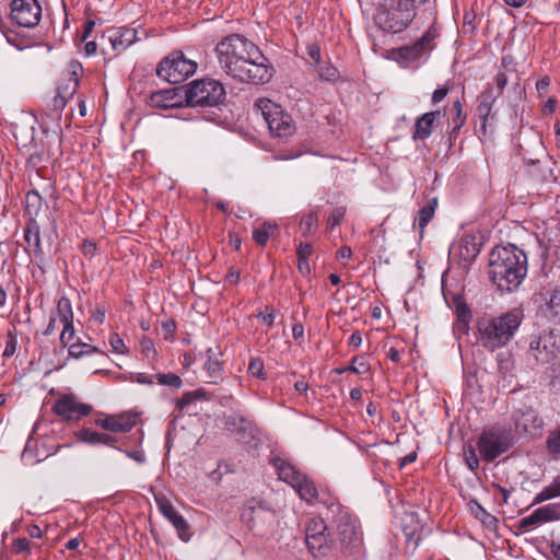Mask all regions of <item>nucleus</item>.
Returning <instances> with one entry per match:
<instances>
[{
	"label": "nucleus",
	"instance_id": "obj_1",
	"mask_svg": "<svg viewBox=\"0 0 560 560\" xmlns=\"http://www.w3.org/2000/svg\"><path fill=\"white\" fill-rule=\"evenodd\" d=\"M327 517L335 530V538L328 539L325 533L307 537L306 545L314 557L327 556L336 550L341 560H363L365 550L358 520L349 509L336 502L327 506Z\"/></svg>",
	"mask_w": 560,
	"mask_h": 560
},
{
	"label": "nucleus",
	"instance_id": "obj_2",
	"mask_svg": "<svg viewBox=\"0 0 560 560\" xmlns=\"http://www.w3.org/2000/svg\"><path fill=\"white\" fill-rule=\"evenodd\" d=\"M527 273V256L523 249L509 243L495 246L489 255V278L500 291L512 292Z\"/></svg>",
	"mask_w": 560,
	"mask_h": 560
},
{
	"label": "nucleus",
	"instance_id": "obj_3",
	"mask_svg": "<svg viewBox=\"0 0 560 560\" xmlns=\"http://www.w3.org/2000/svg\"><path fill=\"white\" fill-rule=\"evenodd\" d=\"M524 318L523 311L513 308L499 316L485 314L478 317L476 327L481 346L495 351L506 346L515 336Z\"/></svg>",
	"mask_w": 560,
	"mask_h": 560
},
{
	"label": "nucleus",
	"instance_id": "obj_4",
	"mask_svg": "<svg viewBox=\"0 0 560 560\" xmlns=\"http://www.w3.org/2000/svg\"><path fill=\"white\" fill-rule=\"evenodd\" d=\"M223 71L241 83L265 84L272 79L275 69L260 48L254 44L253 50L248 49V52L237 58L235 65L228 66Z\"/></svg>",
	"mask_w": 560,
	"mask_h": 560
},
{
	"label": "nucleus",
	"instance_id": "obj_5",
	"mask_svg": "<svg viewBox=\"0 0 560 560\" xmlns=\"http://www.w3.org/2000/svg\"><path fill=\"white\" fill-rule=\"evenodd\" d=\"M417 11L401 0H380L374 16L382 31L397 34L405 31L416 19Z\"/></svg>",
	"mask_w": 560,
	"mask_h": 560
},
{
	"label": "nucleus",
	"instance_id": "obj_6",
	"mask_svg": "<svg viewBox=\"0 0 560 560\" xmlns=\"http://www.w3.org/2000/svg\"><path fill=\"white\" fill-rule=\"evenodd\" d=\"M188 107H218L226 97L224 85L211 78L197 79L186 84Z\"/></svg>",
	"mask_w": 560,
	"mask_h": 560
},
{
	"label": "nucleus",
	"instance_id": "obj_7",
	"mask_svg": "<svg viewBox=\"0 0 560 560\" xmlns=\"http://www.w3.org/2000/svg\"><path fill=\"white\" fill-rule=\"evenodd\" d=\"M241 520L256 536L265 537L273 530L277 514L268 501L253 498L244 505Z\"/></svg>",
	"mask_w": 560,
	"mask_h": 560
},
{
	"label": "nucleus",
	"instance_id": "obj_8",
	"mask_svg": "<svg viewBox=\"0 0 560 560\" xmlns=\"http://www.w3.org/2000/svg\"><path fill=\"white\" fill-rule=\"evenodd\" d=\"M514 444L515 436L510 429L492 427L480 433L477 440V450L485 462L492 463Z\"/></svg>",
	"mask_w": 560,
	"mask_h": 560
},
{
	"label": "nucleus",
	"instance_id": "obj_9",
	"mask_svg": "<svg viewBox=\"0 0 560 560\" xmlns=\"http://www.w3.org/2000/svg\"><path fill=\"white\" fill-rule=\"evenodd\" d=\"M439 37V28L435 24L430 25L413 44L401 46L395 50L398 62L407 67L413 62L427 60L432 50L435 49V40Z\"/></svg>",
	"mask_w": 560,
	"mask_h": 560
},
{
	"label": "nucleus",
	"instance_id": "obj_10",
	"mask_svg": "<svg viewBox=\"0 0 560 560\" xmlns=\"http://www.w3.org/2000/svg\"><path fill=\"white\" fill-rule=\"evenodd\" d=\"M197 63L187 59L182 51H174L163 58L156 67V75L170 84H178L192 75Z\"/></svg>",
	"mask_w": 560,
	"mask_h": 560
},
{
	"label": "nucleus",
	"instance_id": "obj_11",
	"mask_svg": "<svg viewBox=\"0 0 560 560\" xmlns=\"http://www.w3.org/2000/svg\"><path fill=\"white\" fill-rule=\"evenodd\" d=\"M254 44L242 34L234 33L223 37L214 48L221 69L235 65L241 55L248 52V49L253 50Z\"/></svg>",
	"mask_w": 560,
	"mask_h": 560
},
{
	"label": "nucleus",
	"instance_id": "obj_12",
	"mask_svg": "<svg viewBox=\"0 0 560 560\" xmlns=\"http://www.w3.org/2000/svg\"><path fill=\"white\" fill-rule=\"evenodd\" d=\"M262 116L268 125L269 131L273 137H288L294 133L295 125L292 117L282 110V108L267 101L262 108Z\"/></svg>",
	"mask_w": 560,
	"mask_h": 560
},
{
	"label": "nucleus",
	"instance_id": "obj_13",
	"mask_svg": "<svg viewBox=\"0 0 560 560\" xmlns=\"http://www.w3.org/2000/svg\"><path fill=\"white\" fill-rule=\"evenodd\" d=\"M52 411L63 421H78L92 412V406L79 400L74 394L61 395L55 400Z\"/></svg>",
	"mask_w": 560,
	"mask_h": 560
},
{
	"label": "nucleus",
	"instance_id": "obj_14",
	"mask_svg": "<svg viewBox=\"0 0 560 560\" xmlns=\"http://www.w3.org/2000/svg\"><path fill=\"white\" fill-rule=\"evenodd\" d=\"M11 19L19 26L35 27L42 18V7L37 0H12Z\"/></svg>",
	"mask_w": 560,
	"mask_h": 560
},
{
	"label": "nucleus",
	"instance_id": "obj_15",
	"mask_svg": "<svg viewBox=\"0 0 560 560\" xmlns=\"http://www.w3.org/2000/svg\"><path fill=\"white\" fill-rule=\"evenodd\" d=\"M186 84L152 92L147 104L152 108L171 109L187 106Z\"/></svg>",
	"mask_w": 560,
	"mask_h": 560
},
{
	"label": "nucleus",
	"instance_id": "obj_16",
	"mask_svg": "<svg viewBox=\"0 0 560 560\" xmlns=\"http://www.w3.org/2000/svg\"><path fill=\"white\" fill-rule=\"evenodd\" d=\"M43 133L44 138L40 139L39 144L35 142L36 140L33 137L34 152L30 154L26 161V165L31 168H37L43 162L54 156L56 153L54 147H56V150H59L60 135L57 131L49 132L48 130H44Z\"/></svg>",
	"mask_w": 560,
	"mask_h": 560
},
{
	"label": "nucleus",
	"instance_id": "obj_17",
	"mask_svg": "<svg viewBox=\"0 0 560 560\" xmlns=\"http://www.w3.org/2000/svg\"><path fill=\"white\" fill-rule=\"evenodd\" d=\"M224 428L242 440L253 439L256 432L255 422L248 417L246 410L235 409L222 417Z\"/></svg>",
	"mask_w": 560,
	"mask_h": 560
},
{
	"label": "nucleus",
	"instance_id": "obj_18",
	"mask_svg": "<svg viewBox=\"0 0 560 560\" xmlns=\"http://www.w3.org/2000/svg\"><path fill=\"white\" fill-rule=\"evenodd\" d=\"M155 502L160 512L171 522L183 541L191 538V528L188 522L180 515L165 495H155Z\"/></svg>",
	"mask_w": 560,
	"mask_h": 560
},
{
	"label": "nucleus",
	"instance_id": "obj_19",
	"mask_svg": "<svg viewBox=\"0 0 560 560\" xmlns=\"http://www.w3.org/2000/svg\"><path fill=\"white\" fill-rule=\"evenodd\" d=\"M528 360H534L538 364H545L555 358V345L551 342L550 335L532 336L527 350Z\"/></svg>",
	"mask_w": 560,
	"mask_h": 560
},
{
	"label": "nucleus",
	"instance_id": "obj_20",
	"mask_svg": "<svg viewBox=\"0 0 560 560\" xmlns=\"http://www.w3.org/2000/svg\"><path fill=\"white\" fill-rule=\"evenodd\" d=\"M94 424L104 430L115 433H126L137 424V415L133 412H121L107 415L104 418L94 419Z\"/></svg>",
	"mask_w": 560,
	"mask_h": 560
},
{
	"label": "nucleus",
	"instance_id": "obj_21",
	"mask_svg": "<svg viewBox=\"0 0 560 560\" xmlns=\"http://www.w3.org/2000/svg\"><path fill=\"white\" fill-rule=\"evenodd\" d=\"M446 115V107L427 112L416 119L412 139L427 140L434 131L440 119Z\"/></svg>",
	"mask_w": 560,
	"mask_h": 560
},
{
	"label": "nucleus",
	"instance_id": "obj_22",
	"mask_svg": "<svg viewBox=\"0 0 560 560\" xmlns=\"http://www.w3.org/2000/svg\"><path fill=\"white\" fill-rule=\"evenodd\" d=\"M401 529L408 544H413L416 548L424 535V525L419 515L415 512H407L401 518Z\"/></svg>",
	"mask_w": 560,
	"mask_h": 560
},
{
	"label": "nucleus",
	"instance_id": "obj_23",
	"mask_svg": "<svg viewBox=\"0 0 560 560\" xmlns=\"http://www.w3.org/2000/svg\"><path fill=\"white\" fill-rule=\"evenodd\" d=\"M83 72V67L78 60H71L68 63L67 78L65 82L58 85L57 92L71 100L78 91L80 84V77Z\"/></svg>",
	"mask_w": 560,
	"mask_h": 560
},
{
	"label": "nucleus",
	"instance_id": "obj_24",
	"mask_svg": "<svg viewBox=\"0 0 560 560\" xmlns=\"http://www.w3.org/2000/svg\"><path fill=\"white\" fill-rule=\"evenodd\" d=\"M466 119L467 115L464 113L463 103L457 98L453 102L452 109L447 118L446 132L448 135L451 145L453 141L458 138L463 126L466 124Z\"/></svg>",
	"mask_w": 560,
	"mask_h": 560
},
{
	"label": "nucleus",
	"instance_id": "obj_25",
	"mask_svg": "<svg viewBox=\"0 0 560 560\" xmlns=\"http://www.w3.org/2000/svg\"><path fill=\"white\" fill-rule=\"evenodd\" d=\"M482 247V236L464 234L459 240V257L467 264L472 262L479 255Z\"/></svg>",
	"mask_w": 560,
	"mask_h": 560
},
{
	"label": "nucleus",
	"instance_id": "obj_26",
	"mask_svg": "<svg viewBox=\"0 0 560 560\" xmlns=\"http://www.w3.org/2000/svg\"><path fill=\"white\" fill-rule=\"evenodd\" d=\"M467 505L471 515L482 524L483 528L489 532L498 529V518L490 514L476 499L469 500Z\"/></svg>",
	"mask_w": 560,
	"mask_h": 560
},
{
	"label": "nucleus",
	"instance_id": "obj_27",
	"mask_svg": "<svg viewBox=\"0 0 560 560\" xmlns=\"http://www.w3.org/2000/svg\"><path fill=\"white\" fill-rule=\"evenodd\" d=\"M77 436L79 441L91 445L104 444L114 447V444L117 442V439L112 434L100 433L86 428H82L81 430H79L77 432Z\"/></svg>",
	"mask_w": 560,
	"mask_h": 560
},
{
	"label": "nucleus",
	"instance_id": "obj_28",
	"mask_svg": "<svg viewBox=\"0 0 560 560\" xmlns=\"http://www.w3.org/2000/svg\"><path fill=\"white\" fill-rule=\"evenodd\" d=\"M481 97L482 98L476 108V115L481 121L480 132L486 136L488 119L490 117L497 96L491 95L490 92H485L482 93Z\"/></svg>",
	"mask_w": 560,
	"mask_h": 560
},
{
	"label": "nucleus",
	"instance_id": "obj_29",
	"mask_svg": "<svg viewBox=\"0 0 560 560\" xmlns=\"http://www.w3.org/2000/svg\"><path fill=\"white\" fill-rule=\"evenodd\" d=\"M534 152H530L528 149H525L523 145H520V154L522 155L524 162L527 165L538 166L544 159L548 156L544 143L540 139H536L533 142Z\"/></svg>",
	"mask_w": 560,
	"mask_h": 560
},
{
	"label": "nucleus",
	"instance_id": "obj_30",
	"mask_svg": "<svg viewBox=\"0 0 560 560\" xmlns=\"http://www.w3.org/2000/svg\"><path fill=\"white\" fill-rule=\"evenodd\" d=\"M136 37H137L136 30L119 28L110 35L109 42L112 43V46L115 50L122 51L127 47H129L131 44L135 43Z\"/></svg>",
	"mask_w": 560,
	"mask_h": 560
},
{
	"label": "nucleus",
	"instance_id": "obj_31",
	"mask_svg": "<svg viewBox=\"0 0 560 560\" xmlns=\"http://www.w3.org/2000/svg\"><path fill=\"white\" fill-rule=\"evenodd\" d=\"M24 241L28 247L33 248L34 253L37 254L42 252L40 228L34 218H30L26 221L24 228Z\"/></svg>",
	"mask_w": 560,
	"mask_h": 560
},
{
	"label": "nucleus",
	"instance_id": "obj_32",
	"mask_svg": "<svg viewBox=\"0 0 560 560\" xmlns=\"http://www.w3.org/2000/svg\"><path fill=\"white\" fill-rule=\"evenodd\" d=\"M541 314L553 323H560V290H555L549 300L541 306Z\"/></svg>",
	"mask_w": 560,
	"mask_h": 560
},
{
	"label": "nucleus",
	"instance_id": "obj_33",
	"mask_svg": "<svg viewBox=\"0 0 560 560\" xmlns=\"http://www.w3.org/2000/svg\"><path fill=\"white\" fill-rule=\"evenodd\" d=\"M278 224L275 222H265L253 231V240L260 246H265L270 237L278 234Z\"/></svg>",
	"mask_w": 560,
	"mask_h": 560
},
{
	"label": "nucleus",
	"instance_id": "obj_34",
	"mask_svg": "<svg viewBox=\"0 0 560 560\" xmlns=\"http://www.w3.org/2000/svg\"><path fill=\"white\" fill-rule=\"evenodd\" d=\"M101 354L105 357L106 354L100 350L97 347L91 346L86 342H82L78 340L77 342H73L69 345L68 347V355L73 359H82L83 357L91 355V354Z\"/></svg>",
	"mask_w": 560,
	"mask_h": 560
},
{
	"label": "nucleus",
	"instance_id": "obj_35",
	"mask_svg": "<svg viewBox=\"0 0 560 560\" xmlns=\"http://www.w3.org/2000/svg\"><path fill=\"white\" fill-rule=\"evenodd\" d=\"M438 206V201L435 198L429 200L425 206H423L421 209H419L416 222L418 223L420 234L423 233L425 226L429 224V222L432 220L435 209Z\"/></svg>",
	"mask_w": 560,
	"mask_h": 560
},
{
	"label": "nucleus",
	"instance_id": "obj_36",
	"mask_svg": "<svg viewBox=\"0 0 560 560\" xmlns=\"http://www.w3.org/2000/svg\"><path fill=\"white\" fill-rule=\"evenodd\" d=\"M542 419L534 410H527L517 419L516 425L522 427L525 432L532 433L533 430L542 427Z\"/></svg>",
	"mask_w": 560,
	"mask_h": 560
},
{
	"label": "nucleus",
	"instance_id": "obj_37",
	"mask_svg": "<svg viewBox=\"0 0 560 560\" xmlns=\"http://www.w3.org/2000/svg\"><path fill=\"white\" fill-rule=\"evenodd\" d=\"M272 465L278 474L280 480L287 482L298 470L291 463L276 457L272 459Z\"/></svg>",
	"mask_w": 560,
	"mask_h": 560
},
{
	"label": "nucleus",
	"instance_id": "obj_38",
	"mask_svg": "<svg viewBox=\"0 0 560 560\" xmlns=\"http://www.w3.org/2000/svg\"><path fill=\"white\" fill-rule=\"evenodd\" d=\"M369 371H370L369 363L364 360L363 357H359V355L352 358L350 365H348L346 368L335 369V372L338 374H342L346 372H351V373H355V374H364Z\"/></svg>",
	"mask_w": 560,
	"mask_h": 560
},
{
	"label": "nucleus",
	"instance_id": "obj_39",
	"mask_svg": "<svg viewBox=\"0 0 560 560\" xmlns=\"http://www.w3.org/2000/svg\"><path fill=\"white\" fill-rule=\"evenodd\" d=\"M453 300L456 306L457 319L464 326V328H467L471 319V312L465 303L463 296L455 295Z\"/></svg>",
	"mask_w": 560,
	"mask_h": 560
},
{
	"label": "nucleus",
	"instance_id": "obj_40",
	"mask_svg": "<svg viewBox=\"0 0 560 560\" xmlns=\"http://www.w3.org/2000/svg\"><path fill=\"white\" fill-rule=\"evenodd\" d=\"M546 450L552 457H560V424L549 432L546 439Z\"/></svg>",
	"mask_w": 560,
	"mask_h": 560
},
{
	"label": "nucleus",
	"instance_id": "obj_41",
	"mask_svg": "<svg viewBox=\"0 0 560 560\" xmlns=\"http://www.w3.org/2000/svg\"><path fill=\"white\" fill-rule=\"evenodd\" d=\"M55 316L59 317V319H60V322L62 324L67 323V322H70V320H73L72 305H71V302H70V300L68 298L61 296L58 300L57 308H56V315Z\"/></svg>",
	"mask_w": 560,
	"mask_h": 560
},
{
	"label": "nucleus",
	"instance_id": "obj_42",
	"mask_svg": "<svg viewBox=\"0 0 560 560\" xmlns=\"http://www.w3.org/2000/svg\"><path fill=\"white\" fill-rule=\"evenodd\" d=\"M300 498L308 503H313L314 500L317 499L318 492L317 489L308 477L302 482L300 488L296 490Z\"/></svg>",
	"mask_w": 560,
	"mask_h": 560
},
{
	"label": "nucleus",
	"instance_id": "obj_43",
	"mask_svg": "<svg viewBox=\"0 0 560 560\" xmlns=\"http://www.w3.org/2000/svg\"><path fill=\"white\" fill-rule=\"evenodd\" d=\"M540 524H542L541 518L539 516L538 511L535 510L530 515L520 520V522L517 523V529L521 533H526L530 528H534Z\"/></svg>",
	"mask_w": 560,
	"mask_h": 560
},
{
	"label": "nucleus",
	"instance_id": "obj_44",
	"mask_svg": "<svg viewBox=\"0 0 560 560\" xmlns=\"http://www.w3.org/2000/svg\"><path fill=\"white\" fill-rule=\"evenodd\" d=\"M327 525L322 518H312L308 521L305 528V540L307 537H314L327 530Z\"/></svg>",
	"mask_w": 560,
	"mask_h": 560
},
{
	"label": "nucleus",
	"instance_id": "obj_45",
	"mask_svg": "<svg viewBox=\"0 0 560 560\" xmlns=\"http://www.w3.org/2000/svg\"><path fill=\"white\" fill-rule=\"evenodd\" d=\"M205 370L210 378L213 380V383H217L218 378H221L223 374V363L219 360H206Z\"/></svg>",
	"mask_w": 560,
	"mask_h": 560
},
{
	"label": "nucleus",
	"instance_id": "obj_46",
	"mask_svg": "<svg viewBox=\"0 0 560 560\" xmlns=\"http://www.w3.org/2000/svg\"><path fill=\"white\" fill-rule=\"evenodd\" d=\"M318 224V217L316 212H310L302 217L300 222V229L303 236L312 234L313 229Z\"/></svg>",
	"mask_w": 560,
	"mask_h": 560
},
{
	"label": "nucleus",
	"instance_id": "obj_47",
	"mask_svg": "<svg viewBox=\"0 0 560 560\" xmlns=\"http://www.w3.org/2000/svg\"><path fill=\"white\" fill-rule=\"evenodd\" d=\"M156 380L160 385L168 386L172 388H179L183 384L182 378L174 373H159Z\"/></svg>",
	"mask_w": 560,
	"mask_h": 560
},
{
	"label": "nucleus",
	"instance_id": "obj_48",
	"mask_svg": "<svg viewBox=\"0 0 560 560\" xmlns=\"http://www.w3.org/2000/svg\"><path fill=\"white\" fill-rule=\"evenodd\" d=\"M248 373L259 380H266L267 373L264 369V361L260 358H252L248 363Z\"/></svg>",
	"mask_w": 560,
	"mask_h": 560
},
{
	"label": "nucleus",
	"instance_id": "obj_49",
	"mask_svg": "<svg viewBox=\"0 0 560 560\" xmlns=\"http://www.w3.org/2000/svg\"><path fill=\"white\" fill-rule=\"evenodd\" d=\"M464 459L469 470L476 471L479 468V458L472 445L464 447Z\"/></svg>",
	"mask_w": 560,
	"mask_h": 560
},
{
	"label": "nucleus",
	"instance_id": "obj_50",
	"mask_svg": "<svg viewBox=\"0 0 560 560\" xmlns=\"http://www.w3.org/2000/svg\"><path fill=\"white\" fill-rule=\"evenodd\" d=\"M452 89H453V84L450 82L435 89L431 95V104L433 106H438L440 103H442L445 100V97L450 94Z\"/></svg>",
	"mask_w": 560,
	"mask_h": 560
},
{
	"label": "nucleus",
	"instance_id": "obj_51",
	"mask_svg": "<svg viewBox=\"0 0 560 560\" xmlns=\"http://www.w3.org/2000/svg\"><path fill=\"white\" fill-rule=\"evenodd\" d=\"M63 329L60 335V343L62 347H69L71 345V341L74 338V327H73V320L63 323Z\"/></svg>",
	"mask_w": 560,
	"mask_h": 560
},
{
	"label": "nucleus",
	"instance_id": "obj_52",
	"mask_svg": "<svg viewBox=\"0 0 560 560\" xmlns=\"http://www.w3.org/2000/svg\"><path fill=\"white\" fill-rule=\"evenodd\" d=\"M318 74L323 80L334 82L339 77V71L331 65H323L318 69Z\"/></svg>",
	"mask_w": 560,
	"mask_h": 560
},
{
	"label": "nucleus",
	"instance_id": "obj_53",
	"mask_svg": "<svg viewBox=\"0 0 560 560\" xmlns=\"http://www.w3.org/2000/svg\"><path fill=\"white\" fill-rule=\"evenodd\" d=\"M33 547H38L36 544H32L25 537H19L13 540L12 549L15 553L30 552Z\"/></svg>",
	"mask_w": 560,
	"mask_h": 560
},
{
	"label": "nucleus",
	"instance_id": "obj_54",
	"mask_svg": "<svg viewBox=\"0 0 560 560\" xmlns=\"http://www.w3.org/2000/svg\"><path fill=\"white\" fill-rule=\"evenodd\" d=\"M16 347H18L16 334L14 330L9 331L8 336H7L5 348H4L2 355L4 358H11L15 353Z\"/></svg>",
	"mask_w": 560,
	"mask_h": 560
},
{
	"label": "nucleus",
	"instance_id": "obj_55",
	"mask_svg": "<svg viewBox=\"0 0 560 560\" xmlns=\"http://www.w3.org/2000/svg\"><path fill=\"white\" fill-rule=\"evenodd\" d=\"M25 202H26V211L30 214H32V208H34L35 212H36L37 208L42 205V197L37 191L33 190V191L27 192Z\"/></svg>",
	"mask_w": 560,
	"mask_h": 560
},
{
	"label": "nucleus",
	"instance_id": "obj_56",
	"mask_svg": "<svg viewBox=\"0 0 560 560\" xmlns=\"http://www.w3.org/2000/svg\"><path fill=\"white\" fill-rule=\"evenodd\" d=\"M345 214H346L345 207L335 208L327 220L328 228L334 229L335 226L339 225L340 222L342 221Z\"/></svg>",
	"mask_w": 560,
	"mask_h": 560
},
{
	"label": "nucleus",
	"instance_id": "obj_57",
	"mask_svg": "<svg viewBox=\"0 0 560 560\" xmlns=\"http://www.w3.org/2000/svg\"><path fill=\"white\" fill-rule=\"evenodd\" d=\"M68 101L69 100L67 97L57 92L49 104V108L55 112L57 116H60V113L66 107Z\"/></svg>",
	"mask_w": 560,
	"mask_h": 560
},
{
	"label": "nucleus",
	"instance_id": "obj_58",
	"mask_svg": "<svg viewBox=\"0 0 560 560\" xmlns=\"http://www.w3.org/2000/svg\"><path fill=\"white\" fill-rule=\"evenodd\" d=\"M109 345L114 352L124 354L127 352V347L120 336L116 332L110 334Z\"/></svg>",
	"mask_w": 560,
	"mask_h": 560
},
{
	"label": "nucleus",
	"instance_id": "obj_59",
	"mask_svg": "<svg viewBox=\"0 0 560 560\" xmlns=\"http://www.w3.org/2000/svg\"><path fill=\"white\" fill-rule=\"evenodd\" d=\"M141 351L147 358H155L158 352L154 348L153 341L149 338H142L140 341Z\"/></svg>",
	"mask_w": 560,
	"mask_h": 560
},
{
	"label": "nucleus",
	"instance_id": "obj_60",
	"mask_svg": "<svg viewBox=\"0 0 560 560\" xmlns=\"http://www.w3.org/2000/svg\"><path fill=\"white\" fill-rule=\"evenodd\" d=\"M313 253V246L310 243H301L296 248L298 259H307Z\"/></svg>",
	"mask_w": 560,
	"mask_h": 560
},
{
	"label": "nucleus",
	"instance_id": "obj_61",
	"mask_svg": "<svg viewBox=\"0 0 560 560\" xmlns=\"http://www.w3.org/2000/svg\"><path fill=\"white\" fill-rule=\"evenodd\" d=\"M195 402L194 394L191 392H186L182 395L180 398L176 400V407L179 410H184L188 405Z\"/></svg>",
	"mask_w": 560,
	"mask_h": 560
},
{
	"label": "nucleus",
	"instance_id": "obj_62",
	"mask_svg": "<svg viewBox=\"0 0 560 560\" xmlns=\"http://www.w3.org/2000/svg\"><path fill=\"white\" fill-rule=\"evenodd\" d=\"M306 477L307 476L296 470L295 474L287 481V483H289L296 491Z\"/></svg>",
	"mask_w": 560,
	"mask_h": 560
},
{
	"label": "nucleus",
	"instance_id": "obj_63",
	"mask_svg": "<svg viewBox=\"0 0 560 560\" xmlns=\"http://www.w3.org/2000/svg\"><path fill=\"white\" fill-rule=\"evenodd\" d=\"M96 252V244L90 240H85L82 244V254L85 257L92 258Z\"/></svg>",
	"mask_w": 560,
	"mask_h": 560
},
{
	"label": "nucleus",
	"instance_id": "obj_64",
	"mask_svg": "<svg viewBox=\"0 0 560 560\" xmlns=\"http://www.w3.org/2000/svg\"><path fill=\"white\" fill-rule=\"evenodd\" d=\"M162 330L164 332V338L167 339L172 337L176 330V323L173 319L166 320L162 323Z\"/></svg>",
	"mask_w": 560,
	"mask_h": 560
}]
</instances>
